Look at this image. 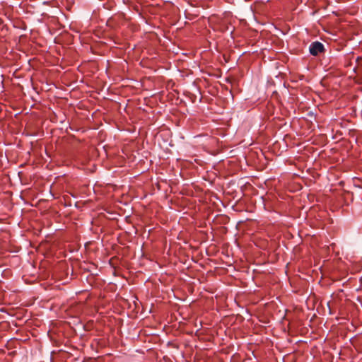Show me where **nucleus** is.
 Returning <instances> with one entry per match:
<instances>
[{
  "label": "nucleus",
  "mask_w": 362,
  "mask_h": 362,
  "mask_svg": "<svg viewBox=\"0 0 362 362\" xmlns=\"http://www.w3.org/2000/svg\"><path fill=\"white\" fill-rule=\"evenodd\" d=\"M310 53L316 56L324 51V45L320 42H313L309 47Z\"/></svg>",
  "instance_id": "obj_1"
}]
</instances>
